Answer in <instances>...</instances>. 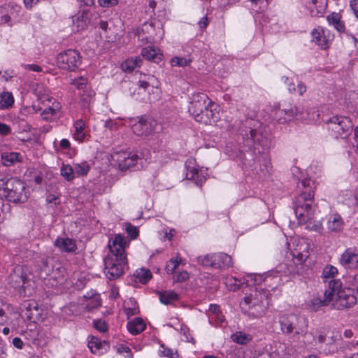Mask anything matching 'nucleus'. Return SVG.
I'll use <instances>...</instances> for the list:
<instances>
[{"instance_id": "49530a36", "label": "nucleus", "mask_w": 358, "mask_h": 358, "mask_svg": "<svg viewBox=\"0 0 358 358\" xmlns=\"http://www.w3.org/2000/svg\"><path fill=\"white\" fill-rule=\"evenodd\" d=\"M72 84L76 86V87L80 90L83 91L86 90V88H89L87 87V80L84 77H80L78 78L74 79L72 81Z\"/></svg>"}, {"instance_id": "13d9d810", "label": "nucleus", "mask_w": 358, "mask_h": 358, "mask_svg": "<svg viewBox=\"0 0 358 358\" xmlns=\"http://www.w3.org/2000/svg\"><path fill=\"white\" fill-rule=\"evenodd\" d=\"M80 8L92 7L94 5L95 0H76Z\"/></svg>"}, {"instance_id": "603ef678", "label": "nucleus", "mask_w": 358, "mask_h": 358, "mask_svg": "<svg viewBox=\"0 0 358 358\" xmlns=\"http://www.w3.org/2000/svg\"><path fill=\"white\" fill-rule=\"evenodd\" d=\"M19 279V284L22 282V285H19V292L21 294H24V296L27 295L26 289L27 287V284H28L29 280L26 276H24L23 275L17 277Z\"/></svg>"}, {"instance_id": "680f3d73", "label": "nucleus", "mask_w": 358, "mask_h": 358, "mask_svg": "<svg viewBox=\"0 0 358 358\" xmlns=\"http://www.w3.org/2000/svg\"><path fill=\"white\" fill-rule=\"evenodd\" d=\"M152 78H153L152 76H149L148 78V80H140L138 83L139 87L141 89H143L144 90H147L148 87L150 86V80Z\"/></svg>"}, {"instance_id": "f257e3e1", "label": "nucleus", "mask_w": 358, "mask_h": 358, "mask_svg": "<svg viewBox=\"0 0 358 358\" xmlns=\"http://www.w3.org/2000/svg\"><path fill=\"white\" fill-rule=\"evenodd\" d=\"M126 238L117 234L109 241L110 253L104 259L105 273L112 280L120 277L127 267V258L125 254Z\"/></svg>"}, {"instance_id": "09e8293b", "label": "nucleus", "mask_w": 358, "mask_h": 358, "mask_svg": "<svg viewBox=\"0 0 358 358\" xmlns=\"http://www.w3.org/2000/svg\"><path fill=\"white\" fill-rule=\"evenodd\" d=\"M159 354L162 356L167 357L169 358H175L178 356L177 351H173L171 348H165L163 345H161Z\"/></svg>"}, {"instance_id": "6e6d98bb", "label": "nucleus", "mask_w": 358, "mask_h": 358, "mask_svg": "<svg viewBox=\"0 0 358 358\" xmlns=\"http://www.w3.org/2000/svg\"><path fill=\"white\" fill-rule=\"evenodd\" d=\"M46 201L48 203H53L55 206L59 204L60 199L55 194H49L46 197Z\"/></svg>"}, {"instance_id": "20e7f679", "label": "nucleus", "mask_w": 358, "mask_h": 358, "mask_svg": "<svg viewBox=\"0 0 358 358\" xmlns=\"http://www.w3.org/2000/svg\"><path fill=\"white\" fill-rule=\"evenodd\" d=\"M279 323L282 334L304 336L307 333L308 320L306 317L296 314H285L280 317Z\"/></svg>"}, {"instance_id": "69168bd1", "label": "nucleus", "mask_w": 358, "mask_h": 358, "mask_svg": "<svg viewBox=\"0 0 358 358\" xmlns=\"http://www.w3.org/2000/svg\"><path fill=\"white\" fill-rule=\"evenodd\" d=\"M189 278V273L187 271H182L177 275L176 280L178 282H184Z\"/></svg>"}, {"instance_id": "cd10ccee", "label": "nucleus", "mask_w": 358, "mask_h": 358, "mask_svg": "<svg viewBox=\"0 0 358 358\" xmlns=\"http://www.w3.org/2000/svg\"><path fill=\"white\" fill-rule=\"evenodd\" d=\"M214 106L215 103L212 101H209L206 109L207 117H203V120H201V123L211 124L217 120L218 113L215 111V108H214Z\"/></svg>"}, {"instance_id": "f03ea898", "label": "nucleus", "mask_w": 358, "mask_h": 358, "mask_svg": "<svg viewBox=\"0 0 358 358\" xmlns=\"http://www.w3.org/2000/svg\"><path fill=\"white\" fill-rule=\"evenodd\" d=\"M298 187L301 193L296 196L293 202V208L298 220H308L314 214V196L316 188L315 182L310 178L303 179Z\"/></svg>"}, {"instance_id": "9d476101", "label": "nucleus", "mask_w": 358, "mask_h": 358, "mask_svg": "<svg viewBox=\"0 0 358 358\" xmlns=\"http://www.w3.org/2000/svg\"><path fill=\"white\" fill-rule=\"evenodd\" d=\"M312 42L315 43L322 50L329 48L334 38V35L328 29L320 26L315 28L312 32Z\"/></svg>"}, {"instance_id": "338daca9", "label": "nucleus", "mask_w": 358, "mask_h": 358, "mask_svg": "<svg viewBox=\"0 0 358 358\" xmlns=\"http://www.w3.org/2000/svg\"><path fill=\"white\" fill-rule=\"evenodd\" d=\"M350 6L353 10V13L358 18V0H350Z\"/></svg>"}, {"instance_id": "4c0bfd02", "label": "nucleus", "mask_w": 358, "mask_h": 358, "mask_svg": "<svg viewBox=\"0 0 358 358\" xmlns=\"http://www.w3.org/2000/svg\"><path fill=\"white\" fill-rule=\"evenodd\" d=\"M135 277L140 282L145 284L152 278V273L149 269L142 268L136 271Z\"/></svg>"}, {"instance_id": "6e6552de", "label": "nucleus", "mask_w": 358, "mask_h": 358, "mask_svg": "<svg viewBox=\"0 0 358 358\" xmlns=\"http://www.w3.org/2000/svg\"><path fill=\"white\" fill-rule=\"evenodd\" d=\"M57 63L60 69L73 71L81 63L80 54L76 50H67L57 56Z\"/></svg>"}, {"instance_id": "2eb2a0df", "label": "nucleus", "mask_w": 358, "mask_h": 358, "mask_svg": "<svg viewBox=\"0 0 358 358\" xmlns=\"http://www.w3.org/2000/svg\"><path fill=\"white\" fill-rule=\"evenodd\" d=\"M243 302L249 306L250 313L255 317H260L264 313V306L262 302L254 298L252 295L245 296Z\"/></svg>"}, {"instance_id": "4468645a", "label": "nucleus", "mask_w": 358, "mask_h": 358, "mask_svg": "<svg viewBox=\"0 0 358 358\" xmlns=\"http://www.w3.org/2000/svg\"><path fill=\"white\" fill-rule=\"evenodd\" d=\"M141 31L146 34L145 38L150 42L162 39L164 34L160 24L157 23V26L154 22H145L141 27Z\"/></svg>"}, {"instance_id": "c85d7f7f", "label": "nucleus", "mask_w": 358, "mask_h": 358, "mask_svg": "<svg viewBox=\"0 0 358 358\" xmlns=\"http://www.w3.org/2000/svg\"><path fill=\"white\" fill-rule=\"evenodd\" d=\"M159 299L162 303L169 305L179 299L178 294L174 291L159 292Z\"/></svg>"}, {"instance_id": "4be33fe9", "label": "nucleus", "mask_w": 358, "mask_h": 358, "mask_svg": "<svg viewBox=\"0 0 358 358\" xmlns=\"http://www.w3.org/2000/svg\"><path fill=\"white\" fill-rule=\"evenodd\" d=\"M55 245L66 252H73L77 250L75 241L69 238H57L55 240Z\"/></svg>"}, {"instance_id": "39448f33", "label": "nucleus", "mask_w": 358, "mask_h": 358, "mask_svg": "<svg viewBox=\"0 0 358 358\" xmlns=\"http://www.w3.org/2000/svg\"><path fill=\"white\" fill-rule=\"evenodd\" d=\"M328 130L336 138H346L353 129L351 120L345 116H334L327 122Z\"/></svg>"}, {"instance_id": "ea45409f", "label": "nucleus", "mask_w": 358, "mask_h": 358, "mask_svg": "<svg viewBox=\"0 0 358 358\" xmlns=\"http://www.w3.org/2000/svg\"><path fill=\"white\" fill-rule=\"evenodd\" d=\"M300 224H306V228L315 231H320L322 229V224L320 221L313 220V215L310 216L308 220L302 221L299 220Z\"/></svg>"}, {"instance_id": "ddd939ff", "label": "nucleus", "mask_w": 358, "mask_h": 358, "mask_svg": "<svg viewBox=\"0 0 358 358\" xmlns=\"http://www.w3.org/2000/svg\"><path fill=\"white\" fill-rule=\"evenodd\" d=\"M211 101L207 94L201 92L194 93L190 97L188 110L190 114L194 117L202 110L208 107V103Z\"/></svg>"}, {"instance_id": "a211bd4d", "label": "nucleus", "mask_w": 358, "mask_h": 358, "mask_svg": "<svg viewBox=\"0 0 358 358\" xmlns=\"http://www.w3.org/2000/svg\"><path fill=\"white\" fill-rule=\"evenodd\" d=\"M141 55L145 59L152 61L155 63H159L162 61L163 57L160 50L154 46H148L143 48Z\"/></svg>"}, {"instance_id": "2f4dec72", "label": "nucleus", "mask_w": 358, "mask_h": 358, "mask_svg": "<svg viewBox=\"0 0 358 358\" xmlns=\"http://www.w3.org/2000/svg\"><path fill=\"white\" fill-rule=\"evenodd\" d=\"M75 133L73 134L74 138L79 141H83L85 137V122L80 119L78 120L75 124Z\"/></svg>"}, {"instance_id": "393cba45", "label": "nucleus", "mask_w": 358, "mask_h": 358, "mask_svg": "<svg viewBox=\"0 0 358 358\" xmlns=\"http://www.w3.org/2000/svg\"><path fill=\"white\" fill-rule=\"evenodd\" d=\"M127 327L131 334L137 335L145 330L146 325L142 318L136 317L129 321Z\"/></svg>"}, {"instance_id": "72a5a7b5", "label": "nucleus", "mask_w": 358, "mask_h": 358, "mask_svg": "<svg viewBox=\"0 0 358 358\" xmlns=\"http://www.w3.org/2000/svg\"><path fill=\"white\" fill-rule=\"evenodd\" d=\"M142 59L140 57H131L127 59L122 64V69L124 71H131L136 67H138L141 65Z\"/></svg>"}, {"instance_id": "473e14b6", "label": "nucleus", "mask_w": 358, "mask_h": 358, "mask_svg": "<svg viewBox=\"0 0 358 358\" xmlns=\"http://www.w3.org/2000/svg\"><path fill=\"white\" fill-rule=\"evenodd\" d=\"M14 98L11 92H3L0 95V108H8L13 106Z\"/></svg>"}, {"instance_id": "1a4fd4ad", "label": "nucleus", "mask_w": 358, "mask_h": 358, "mask_svg": "<svg viewBox=\"0 0 358 358\" xmlns=\"http://www.w3.org/2000/svg\"><path fill=\"white\" fill-rule=\"evenodd\" d=\"M333 306L338 310L349 308L357 303V297L349 289H343L342 285L335 290Z\"/></svg>"}, {"instance_id": "9b49d317", "label": "nucleus", "mask_w": 358, "mask_h": 358, "mask_svg": "<svg viewBox=\"0 0 358 358\" xmlns=\"http://www.w3.org/2000/svg\"><path fill=\"white\" fill-rule=\"evenodd\" d=\"M156 126L157 122L152 118L141 117L132 125V130L138 136L147 137L153 133Z\"/></svg>"}, {"instance_id": "de8ad7c7", "label": "nucleus", "mask_w": 358, "mask_h": 358, "mask_svg": "<svg viewBox=\"0 0 358 358\" xmlns=\"http://www.w3.org/2000/svg\"><path fill=\"white\" fill-rule=\"evenodd\" d=\"M180 332L184 336V340L187 342L194 343L195 341L191 334L189 327L186 325L182 324L180 328Z\"/></svg>"}, {"instance_id": "7c9ffc66", "label": "nucleus", "mask_w": 358, "mask_h": 358, "mask_svg": "<svg viewBox=\"0 0 358 358\" xmlns=\"http://www.w3.org/2000/svg\"><path fill=\"white\" fill-rule=\"evenodd\" d=\"M231 340L238 344L240 345H246L249 343L252 339V337L249 334H245L243 331H236L231 336Z\"/></svg>"}, {"instance_id": "7ed1b4c3", "label": "nucleus", "mask_w": 358, "mask_h": 358, "mask_svg": "<svg viewBox=\"0 0 358 358\" xmlns=\"http://www.w3.org/2000/svg\"><path fill=\"white\" fill-rule=\"evenodd\" d=\"M243 138L246 146L257 150L259 154L265 153L271 146L268 133L262 126L245 131Z\"/></svg>"}, {"instance_id": "e2e57ef3", "label": "nucleus", "mask_w": 358, "mask_h": 358, "mask_svg": "<svg viewBox=\"0 0 358 358\" xmlns=\"http://www.w3.org/2000/svg\"><path fill=\"white\" fill-rule=\"evenodd\" d=\"M24 68L27 70L34 71V72H41L42 71V68L37 64H26L24 65Z\"/></svg>"}, {"instance_id": "6ab92c4d", "label": "nucleus", "mask_w": 358, "mask_h": 358, "mask_svg": "<svg viewBox=\"0 0 358 358\" xmlns=\"http://www.w3.org/2000/svg\"><path fill=\"white\" fill-rule=\"evenodd\" d=\"M213 257L214 268L225 269L232 265L231 256L226 253H215Z\"/></svg>"}, {"instance_id": "864d4df0", "label": "nucleus", "mask_w": 358, "mask_h": 358, "mask_svg": "<svg viewBox=\"0 0 358 358\" xmlns=\"http://www.w3.org/2000/svg\"><path fill=\"white\" fill-rule=\"evenodd\" d=\"M94 328L100 332H106L108 330V325L103 320H94Z\"/></svg>"}, {"instance_id": "5701e85b", "label": "nucleus", "mask_w": 358, "mask_h": 358, "mask_svg": "<svg viewBox=\"0 0 358 358\" xmlns=\"http://www.w3.org/2000/svg\"><path fill=\"white\" fill-rule=\"evenodd\" d=\"M327 20L330 25H332L338 32L343 33L345 31V26L341 20V15L338 13H332L327 16Z\"/></svg>"}, {"instance_id": "b1692460", "label": "nucleus", "mask_w": 358, "mask_h": 358, "mask_svg": "<svg viewBox=\"0 0 358 358\" xmlns=\"http://www.w3.org/2000/svg\"><path fill=\"white\" fill-rule=\"evenodd\" d=\"M138 160V156L136 154L129 153L127 157L123 159H118V166L122 171H126L129 168L134 166Z\"/></svg>"}, {"instance_id": "37998d69", "label": "nucleus", "mask_w": 358, "mask_h": 358, "mask_svg": "<svg viewBox=\"0 0 358 358\" xmlns=\"http://www.w3.org/2000/svg\"><path fill=\"white\" fill-rule=\"evenodd\" d=\"M192 62V59L190 58L187 59L185 57H174L171 60V64L172 66H188Z\"/></svg>"}, {"instance_id": "3c124183", "label": "nucleus", "mask_w": 358, "mask_h": 358, "mask_svg": "<svg viewBox=\"0 0 358 358\" xmlns=\"http://www.w3.org/2000/svg\"><path fill=\"white\" fill-rule=\"evenodd\" d=\"M273 119L280 124L287 122L284 109H275L273 114Z\"/></svg>"}, {"instance_id": "412c9836", "label": "nucleus", "mask_w": 358, "mask_h": 358, "mask_svg": "<svg viewBox=\"0 0 358 358\" xmlns=\"http://www.w3.org/2000/svg\"><path fill=\"white\" fill-rule=\"evenodd\" d=\"M109 347L106 341H101L98 338L92 336L88 341V348L94 354L101 355L106 352Z\"/></svg>"}, {"instance_id": "f3484780", "label": "nucleus", "mask_w": 358, "mask_h": 358, "mask_svg": "<svg viewBox=\"0 0 358 358\" xmlns=\"http://www.w3.org/2000/svg\"><path fill=\"white\" fill-rule=\"evenodd\" d=\"M89 12L84 9L80 15L73 19V30L80 31L87 27L89 24Z\"/></svg>"}, {"instance_id": "a18cd8bd", "label": "nucleus", "mask_w": 358, "mask_h": 358, "mask_svg": "<svg viewBox=\"0 0 358 358\" xmlns=\"http://www.w3.org/2000/svg\"><path fill=\"white\" fill-rule=\"evenodd\" d=\"M125 231L131 240L136 239L139 234L138 228L130 223L125 225Z\"/></svg>"}, {"instance_id": "423d86ee", "label": "nucleus", "mask_w": 358, "mask_h": 358, "mask_svg": "<svg viewBox=\"0 0 358 358\" xmlns=\"http://www.w3.org/2000/svg\"><path fill=\"white\" fill-rule=\"evenodd\" d=\"M3 192L7 199L14 203H24L27 199L24 184L16 178L7 180L3 187Z\"/></svg>"}, {"instance_id": "e433bc0d", "label": "nucleus", "mask_w": 358, "mask_h": 358, "mask_svg": "<svg viewBox=\"0 0 358 358\" xmlns=\"http://www.w3.org/2000/svg\"><path fill=\"white\" fill-rule=\"evenodd\" d=\"M187 167V173H186V178L187 180H194L195 182L199 185H201L202 179L199 178V173L197 169L194 167H191L186 164Z\"/></svg>"}, {"instance_id": "aec40b11", "label": "nucleus", "mask_w": 358, "mask_h": 358, "mask_svg": "<svg viewBox=\"0 0 358 358\" xmlns=\"http://www.w3.org/2000/svg\"><path fill=\"white\" fill-rule=\"evenodd\" d=\"M343 220L339 214L334 213L329 216L327 222V229L329 231L338 233L343 230Z\"/></svg>"}, {"instance_id": "a19ab883", "label": "nucleus", "mask_w": 358, "mask_h": 358, "mask_svg": "<svg viewBox=\"0 0 358 358\" xmlns=\"http://www.w3.org/2000/svg\"><path fill=\"white\" fill-rule=\"evenodd\" d=\"M73 169L75 175L86 176L90 169V166L87 162H83L80 164H75Z\"/></svg>"}, {"instance_id": "58836bf2", "label": "nucleus", "mask_w": 358, "mask_h": 358, "mask_svg": "<svg viewBox=\"0 0 358 358\" xmlns=\"http://www.w3.org/2000/svg\"><path fill=\"white\" fill-rule=\"evenodd\" d=\"M337 273H338V269L336 267H334L331 265H328V266H325L324 268L323 269L322 277L324 279V282L328 281V282H329L330 280H334L332 278Z\"/></svg>"}, {"instance_id": "8fccbe9b", "label": "nucleus", "mask_w": 358, "mask_h": 358, "mask_svg": "<svg viewBox=\"0 0 358 358\" xmlns=\"http://www.w3.org/2000/svg\"><path fill=\"white\" fill-rule=\"evenodd\" d=\"M346 280L352 286L357 287L358 293V273L351 272L345 275Z\"/></svg>"}, {"instance_id": "f8f14e48", "label": "nucleus", "mask_w": 358, "mask_h": 358, "mask_svg": "<svg viewBox=\"0 0 358 358\" xmlns=\"http://www.w3.org/2000/svg\"><path fill=\"white\" fill-rule=\"evenodd\" d=\"M340 264L347 270V273H358V252L355 248H348L341 255Z\"/></svg>"}, {"instance_id": "f704fd0d", "label": "nucleus", "mask_w": 358, "mask_h": 358, "mask_svg": "<svg viewBox=\"0 0 358 358\" xmlns=\"http://www.w3.org/2000/svg\"><path fill=\"white\" fill-rule=\"evenodd\" d=\"M287 122L297 119L301 114V110L296 106L283 108Z\"/></svg>"}, {"instance_id": "5fc2aeb1", "label": "nucleus", "mask_w": 358, "mask_h": 358, "mask_svg": "<svg viewBox=\"0 0 358 358\" xmlns=\"http://www.w3.org/2000/svg\"><path fill=\"white\" fill-rule=\"evenodd\" d=\"M98 2L100 6L109 8L116 6L118 3V0H98Z\"/></svg>"}, {"instance_id": "052dcab7", "label": "nucleus", "mask_w": 358, "mask_h": 358, "mask_svg": "<svg viewBox=\"0 0 358 358\" xmlns=\"http://www.w3.org/2000/svg\"><path fill=\"white\" fill-rule=\"evenodd\" d=\"M317 333H319V336L317 337V340L319 343H324L326 340V334L324 328H321L317 330Z\"/></svg>"}, {"instance_id": "bf43d9fd", "label": "nucleus", "mask_w": 358, "mask_h": 358, "mask_svg": "<svg viewBox=\"0 0 358 358\" xmlns=\"http://www.w3.org/2000/svg\"><path fill=\"white\" fill-rule=\"evenodd\" d=\"M9 317L6 315L3 309L0 308V326L7 324Z\"/></svg>"}, {"instance_id": "0e129e2a", "label": "nucleus", "mask_w": 358, "mask_h": 358, "mask_svg": "<svg viewBox=\"0 0 358 358\" xmlns=\"http://www.w3.org/2000/svg\"><path fill=\"white\" fill-rule=\"evenodd\" d=\"M206 109H207V107H206V108L203 109L202 112L199 113L198 115H196L194 117V120L196 122H201V120H203V117H207Z\"/></svg>"}, {"instance_id": "4d7b16f0", "label": "nucleus", "mask_w": 358, "mask_h": 358, "mask_svg": "<svg viewBox=\"0 0 358 358\" xmlns=\"http://www.w3.org/2000/svg\"><path fill=\"white\" fill-rule=\"evenodd\" d=\"M10 132H11V129L8 124H6L5 123L0 122V134L1 135L7 136V135L10 134Z\"/></svg>"}, {"instance_id": "c03bdc74", "label": "nucleus", "mask_w": 358, "mask_h": 358, "mask_svg": "<svg viewBox=\"0 0 358 358\" xmlns=\"http://www.w3.org/2000/svg\"><path fill=\"white\" fill-rule=\"evenodd\" d=\"M181 258L179 259H171L166 265L165 270L168 274H172L178 267L181 262Z\"/></svg>"}, {"instance_id": "bb28decb", "label": "nucleus", "mask_w": 358, "mask_h": 358, "mask_svg": "<svg viewBox=\"0 0 358 358\" xmlns=\"http://www.w3.org/2000/svg\"><path fill=\"white\" fill-rule=\"evenodd\" d=\"M22 156L19 152H3L1 155L2 164L6 166H10L22 161Z\"/></svg>"}, {"instance_id": "c756f323", "label": "nucleus", "mask_w": 358, "mask_h": 358, "mask_svg": "<svg viewBox=\"0 0 358 358\" xmlns=\"http://www.w3.org/2000/svg\"><path fill=\"white\" fill-rule=\"evenodd\" d=\"M38 310V304L34 301H27L22 304V311H24L26 317L29 320L34 318V311Z\"/></svg>"}, {"instance_id": "c9c22d12", "label": "nucleus", "mask_w": 358, "mask_h": 358, "mask_svg": "<svg viewBox=\"0 0 358 358\" xmlns=\"http://www.w3.org/2000/svg\"><path fill=\"white\" fill-rule=\"evenodd\" d=\"M60 173L67 181H72L75 178L74 169L69 164H63L60 168Z\"/></svg>"}, {"instance_id": "79ce46f5", "label": "nucleus", "mask_w": 358, "mask_h": 358, "mask_svg": "<svg viewBox=\"0 0 358 358\" xmlns=\"http://www.w3.org/2000/svg\"><path fill=\"white\" fill-rule=\"evenodd\" d=\"M213 254H208L198 257V263L205 267L214 268Z\"/></svg>"}, {"instance_id": "0eeeda50", "label": "nucleus", "mask_w": 358, "mask_h": 358, "mask_svg": "<svg viewBox=\"0 0 358 358\" xmlns=\"http://www.w3.org/2000/svg\"><path fill=\"white\" fill-rule=\"evenodd\" d=\"M341 280H330L329 282L328 289L324 292V299H322L320 297H313L307 303L308 307L313 311H317L320 308L327 306L334 299L335 290L342 285Z\"/></svg>"}, {"instance_id": "dca6fc26", "label": "nucleus", "mask_w": 358, "mask_h": 358, "mask_svg": "<svg viewBox=\"0 0 358 358\" xmlns=\"http://www.w3.org/2000/svg\"><path fill=\"white\" fill-rule=\"evenodd\" d=\"M303 265L292 259L287 262L280 265V272H282L285 275H302Z\"/></svg>"}, {"instance_id": "774afa93", "label": "nucleus", "mask_w": 358, "mask_h": 358, "mask_svg": "<svg viewBox=\"0 0 358 358\" xmlns=\"http://www.w3.org/2000/svg\"><path fill=\"white\" fill-rule=\"evenodd\" d=\"M208 311L213 315H217L220 312V308L217 304H210L209 306Z\"/></svg>"}, {"instance_id": "a878e982", "label": "nucleus", "mask_w": 358, "mask_h": 358, "mask_svg": "<svg viewBox=\"0 0 358 358\" xmlns=\"http://www.w3.org/2000/svg\"><path fill=\"white\" fill-rule=\"evenodd\" d=\"M95 92L91 88H86L80 93V103L81 106L84 108H87L90 106L91 103L94 101Z\"/></svg>"}]
</instances>
